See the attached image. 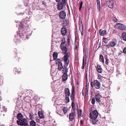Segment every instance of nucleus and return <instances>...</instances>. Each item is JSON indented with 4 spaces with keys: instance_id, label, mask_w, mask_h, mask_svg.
<instances>
[{
    "instance_id": "obj_1",
    "label": "nucleus",
    "mask_w": 126,
    "mask_h": 126,
    "mask_svg": "<svg viewBox=\"0 0 126 126\" xmlns=\"http://www.w3.org/2000/svg\"><path fill=\"white\" fill-rule=\"evenodd\" d=\"M71 54L70 53H66L64 56L63 60L65 63L64 67L62 68V73H66L68 71L66 69V67L68 65L69 63V60L68 59L69 57L70 56Z\"/></svg>"
},
{
    "instance_id": "obj_2",
    "label": "nucleus",
    "mask_w": 126,
    "mask_h": 126,
    "mask_svg": "<svg viewBox=\"0 0 126 126\" xmlns=\"http://www.w3.org/2000/svg\"><path fill=\"white\" fill-rule=\"evenodd\" d=\"M27 22L26 21H25V20H22V22H20V27H21V29L20 31H19V33L20 34V37L21 38H22L23 39V38L26 35V33H25V31L23 30V31H22L23 32L21 31H22L23 30V28H24L23 26H24V24H27Z\"/></svg>"
},
{
    "instance_id": "obj_3",
    "label": "nucleus",
    "mask_w": 126,
    "mask_h": 126,
    "mask_svg": "<svg viewBox=\"0 0 126 126\" xmlns=\"http://www.w3.org/2000/svg\"><path fill=\"white\" fill-rule=\"evenodd\" d=\"M90 84L92 88L94 86L97 89H99L101 87L100 82L97 80H94V82H91Z\"/></svg>"
},
{
    "instance_id": "obj_4",
    "label": "nucleus",
    "mask_w": 126,
    "mask_h": 126,
    "mask_svg": "<svg viewBox=\"0 0 126 126\" xmlns=\"http://www.w3.org/2000/svg\"><path fill=\"white\" fill-rule=\"evenodd\" d=\"M17 123L19 125L22 126H27L28 125V122L27 119L25 118H23L20 120H18Z\"/></svg>"
},
{
    "instance_id": "obj_5",
    "label": "nucleus",
    "mask_w": 126,
    "mask_h": 126,
    "mask_svg": "<svg viewBox=\"0 0 126 126\" xmlns=\"http://www.w3.org/2000/svg\"><path fill=\"white\" fill-rule=\"evenodd\" d=\"M65 5L66 0H62V2H59L57 4V9L59 10H61Z\"/></svg>"
},
{
    "instance_id": "obj_6",
    "label": "nucleus",
    "mask_w": 126,
    "mask_h": 126,
    "mask_svg": "<svg viewBox=\"0 0 126 126\" xmlns=\"http://www.w3.org/2000/svg\"><path fill=\"white\" fill-rule=\"evenodd\" d=\"M98 115L97 111L96 110H94L90 113V119L97 118Z\"/></svg>"
},
{
    "instance_id": "obj_7",
    "label": "nucleus",
    "mask_w": 126,
    "mask_h": 126,
    "mask_svg": "<svg viewBox=\"0 0 126 126\" xmlns=\"http://www.w3.org/2000/svg\"><path fill=\"white\" fill-rule=\"evenodd\" d=\"M75 88L74 86H72V89L71 90V93L70 97L71 100L72 101V102L75 101Z\"/></svg>"
},
{
    "instance_id": "obj_8",
    "label": "nucleus",
    "mask_w": 126,
    "mask_h": 126,
    "mask_svg": "<svg viewBox=\"0 0 126 126\" xmlns=\"http://www.w3.org/2000/svg\"><path fill=\"white\" fill-rule=\"evenodd\" d=\"M117 43L116 40L115 39H113L110 42V43L107 46V47L109 48V47H113L116 45Z\"/></svg>"
},
{
    "instance_id": "obj_9",
    "label": "nucleus",
    "mask_w": 126,
    "mask_h": 126,
    "mask_svg": "<svg viewBox=\"0 0 126 126\" xmlns=\"http://www.w3.org/2000/svg\"><path fill=\"white\" fill-rule=\"evenodd\" d=\"M59 16L61 19H64L66 17V14L64 11H61L59 14Z\"/></svg>"
},
{
    "instance_id": "obj_10",
    "label": "nucleus",
    "mask_w": 126,
    "mask_h": 126,
    "mask_svg": "<svg viewBox=\"0 0 126 126\" xmlns=\"http://www.w3.org/2000/svg\"><path fill=\"white\" fill-rule=\"evenodd\" d=\"M113 3L114 2L113 0H109L107 2V5H108L109 8L112 9L114 7Z\"/></svg>"
},
{
    "instance_id": "obj_11",
    "label": "nucleus",
    "mask_w": 126,
    "mask_h": 126,
    "mask_svg": "<svg viewBox=\"0 0 126 126\" xmlns=\"http://www.w3.org/2000/svg\"><path fill=\"white\" fill-rule=\"evenodd\" d=\"M117 27H118L119 29H120L121 30H126V26L121 24L120 23H118L117 25Z\"/></svg>"
},
{
    "instance_id": "obj_12",
    "label": "nucleus",
    "mask_w": 126,
    "mask_h": 126,
    "mask_svg": "<svg viewBox=\"0 0 126 126\" xmlns=\"http://www.w3.org/2000/svg\"><path fill=\"white\" fill-rule=\"evenodd\" d=\"M96 67V70L98 72L100 73H102V69L100 65L99 64H97Z\"/></svg>"
},
{
    "instance_id": "obj_13",
    "label": "nucleus",
    "mask_w": 126,
    "mask_h": 126,
    "mask_svg": "<svg viewBox=\"0 0 126 126\" xmlns=\"http://www.w3.org/2000/svg\"><path fill=\"white\" fill-rule=\"evenodd\" d=\"M64 93L65 96H70V93L69 89L68 88H66L64 89Z\"/></svg>"
},
{
    "instance_id": "obj_14",
    "label": "nucleus",
    "mask_w": 126,
    "mask_h": 126,
    "mask_svg": "<svg viewBox=\"0 0 126 126\" xmlns=\"http://www.w3.org/2000/svg\"><path fill=\"white\" fill-rule=\"evenodd\" d=\"M57 64L58 65V70L59 71H61L63 67L62 63L58 61V63H57Z\"/></svg>"
},
{
    "instance_id": "obj_15",
    "label": "nucleus",
    "mask_w": 126,
    "mask_h": 126,
    "mask_svg": "<svg viewBox=\"0 0 126 126\" xmlns=\"http://www.w3.org/2000/svg\"><path fill=\"white\" fill-rule=\"evenodd\" d=\"M101 97V96L99 93L95 94V98L96 101L98 102H100Z\"/></svg>"
},
{
    "instance_id": "obj_16",
    "label": "nucleus",
    "mask_w": 126,
    "mask_h": 126,
    "mask_svg": "<svg viewBox=\"0 0 126 126\" xmlns=\"http://www.w3.org/2000/svg\"><path fill=\"white\" fill-rule=\"evenodd\" d=\"M61 32L62 34L63 35H65L67 33V30L64 27L62 28L61 30Z\"/></svg>"
},
{
    "instance_id": "obj_17",
    "label": "nucleus",
    "mask_w": 126,
    "mask_h": 126,
    "mask_svg": "<svg viewBox=\"0 0 126 126\" xmlns=\"http://www.w3.org/2000/svg\"><path fill=\"white\" fill-rule=\"evenodd\" d=\"M68 75L66 73H63L62 76V80L63 81H66L67 79Z\"/></svg>"
},
{
    "instance_id": "obj_18",
    "label": "nucleus",
    "mask_w": 126,
    "mask_h": 126,
    "mask_svg": "<svg viewBox=\"0 0 126 126\" xmlns=\"http://www.w3.org/2000/svg\"><path fill=\"white\" fill-rule=\"evenodd\" d=\"M92 120L93 124H97L99 123V121L98 120L97 118L91 119Z\"/></svg>"
},
{
    "instance_id": "obj_19",
    "label": "nucleus",
    "mask_w": 126,
    "mask_h": 126,
    "mask_svg": "<svg viewBox=\"0 0 126 126\" xmlns=\"http://www.w3.org/2000/svg\"><path fill=\"white\" fill-rule=\"evenodd\" d=\"M23 115L21 113H19L17 115V118L18 120H20L23 119Z\"/></svg>"
},
{
    "instance_id": "obj_20",
    "label": "nucleus",
    "mask_w": 126,
    "mask_h": 126,
    "mask_svg": "<svg viewBox=\"0 0 126 126\" xmlns=\"http://www.w3.org/2000/svg\"><path fill=\"white\" fill-rule=\"evenodd\" d=\"M60 47L62 50L64 51V53L66 52L67 51V49L65 45L63 46L60 45Z\"/></svg>"
},
{
    "instance_id": "obj_21",
    "label": "nucleus",
    "mask_w": 126,
    "mask_h": 126,
    "mask_svg": "<svg viewBox=\"0 0 126 126\" xmlns=\"http://www.w3.org/2000/svg\"><path fill=\"white\" fill-rule=\"evenodd\" d=\"M97 79L100 82H101L104 80L105 78L100 75H98Z\"/></svg>"
},
{
    "instance_id": "obj_22",
    "label": "nucleus",
    "mask_w": 126,
    "mask_h": 126,
    "mask_svg": "<svg viewBox=\"0 0 126 126\" xmlns=\"http://www.w3.org/2000/svg\"><path fill=\"white\" fill-rule=\"evenodd\" d=\"M69 118L70 121H71L73 120L74 119V114L73 113H70Z\"/></svg>"
},
{
    "instance_id": "obj_23",
    "label": "nucleus",
    "mask_w": 126,
    "mask_h": 126,
    "mask_svg": "<svg viewBox=\"0 0 126 126\" xmlns=\"http://www.w3.org/2000/svg\"><path fill=\"white\" fill-rule=\"evenodd\" d=\"M62 24L64 26H68L69 24V22L67 20L64 21L63 22Z\"/></svg>"
},
{
    "instance_id": "obj_24",
    "label": "nucleus",
    "mask_w": 126,
    "mask_h": 126,
    "mask_svg": "<svg viewBox=\"0 0 126 126\" xmlns=\"http://www.w3.org/2000/svg\"><path fill=\"white\" fill-rule=\"evenodd\" d=\"M99 61L103 63H104L103 57L102 55H100Z\"/></svg>"
},
{
    "instance_id": "obj_25",
    "label": "nucleus",
    "mask_w": 126,
    "mask_h": 126,
    "mask_svg": "<svg viewBox=\"0 0 126 126\" xmlns=\"http://www.w3.org/2000/svg\"><path fill=\"white\" fill-rule=\"evenodd\" d=\"M62 110L64 114H65L67 113L68 109L67 107H64L63 108Z\"/></svg>"
},
{
    "instance_id": "obj_26",
    "label": "nucleus",
    "mask_w": 126,
    "mask_h": 126,
    "mask_svg": "<svg viewBox=\"0 0 126 126\" xmlns=\"http://www.w3.org/2000/svg\"><path fill=\"white\" fill-rule=\"evenodd\" d=\"M122 37L123 40L126 41V33L123 32L122 33Z\"/></svg>"
},
{
    "instance_id": "obj_27",
    "label": "nucleus",
    "mask_w": 126,
    "mask_h": 126,
    "mask_svg": "<svg viewBox=\"0 0 126 126\" xmlns=\"http://www.w3.org/2000/svg\"><path fill=\"white\" fill-rule=\"evenodd\" d=\"M38 114L39 116L41 118H44L43 113L41 112V111H39L38 112Z\"/></svg>"
},
{
    "instance_id": "obj_28",
    "label": "nucleus",
    "mask_w": 126,
    "mask_h": 126,
    "mask_svg": "<svg viewBox=\"0 0 126 126\" xmlns=\"http://www.w3.org/2000/svg\"><path fill=\"white\" fill-rule=\"evenodd\" d=\"M30 125L31 126H35L36 123L33 120H32L30 122Z\"/></svg>"
},
{
    "instance_id": "obj_29",
    "label": "nucleus",
    "mask_w": 126,
    "mask_h": 126,
    "mask_svg": "<svg viewBox=\"0 0 126 126\" xmlns=\"http://www.w3.org/2000/svg\"><path fill=\"white\" fill-rule=\"evenodd\" d=\"M69 96H65V102L66 103H68L70 101L69 98Z\"/></svg>"
},
{
    "instance_id": "obj_30",
    "label": "nucleus",
    "mask_w": 126,
    "mask_h": 126,
    "mask_svg": "<svg viewBox=\"0 0 126 126\" xmlns=\"http://www.w3.org/2000/svg\"><path fill=\"white\" fill-rule=\"evenodd\" d=\"M57 53L56 52H54L53 54V56L54 59L55 60L57 59Z\"/></svg>"
},
{
    "instance_id": "obj_31",
    "label": "nucleus",
    "mask_w": 126,
    "mask_h": 126,
    "mask_svg": "<svg viewBox=\"0 0 126 126\" xmlns=\"http://www.w3.org/2000/svg\"><path fill=\"white\" fill-rule=\"evenodd\" d=\"M101 29L99 30V32L101 36L104 35L106 32V31L105 30H103L101 32Z\"/></svg>"
},
{
    "instance_id": "obj_32",
    "label": "nucleus",
    "mask_w": 126,
    "mask_h": 126,
    "mask_svg": "<svg viewBox=\"0 0 126 126\" xmlns=\"http://www.w3.org/2000/svg\"><path fill=\"white\" fill-rule=\"evenodd\" d=\"M72 108L74 110H75V105L74 104V102H72Z\"/></svg>"
},
{
    "instance_id": "obj_33",
    "label": "nucleus",
    "mask_w": 126,
    "mask_h": 126,
    "mask_svg": "<svg viewBox=\"0 0 126 126\" xmlns=\"http://www.w3.org/2000/svg\"><path fill=\"white\" fill-rule=\"evenodd\" d=\"M105 59H106L105 63L107 65L108 64V57L107 56H106L105 57Z\"/></svg>"
},
{
    "instance_id": "obj_34",
    "label": "nucleus",
    "mask_w": 126,
    "mask_h": 126,
    "mask_svg": "<svg viewBox=\"0 0 126 126\" xmlns=\"http://www.w3.org/2000/svg\"><path fill=\"white\" fill-rule=\"evenodd\" d=\"M95 99L94 98H93L91 101V103L93 105H94L95 103Z\"/></svg>"
},
{
    "instance_id": "obj_35",
    "label": "nucleus",
    "mask_w": 126,
    "mask_h": 126,
    "mask_svg": "<svg viewBox=\"0 0 126 126\" xmlns=\"http://www.w3.org/2000/svg\"><path fill=\"white\" fill-rule=\"evenodd\" d=\"M29 117L30 119L31 120H32L33 119H34V117L33 115L31 113L30 114V116H29Z\"/></svg>"
},
{
    "instance_id": "obj_36",
    "label": "nucleus",
    "mask_w": 126,
    "mask_h": 126,
    "mask_svg": "<svg viewBox=\"0 0 126 126\" xmlns=\"http://www.w3.org/2000/svg\"><path fill=\"white\" fill-rule=\"evenodd\" d=\"M84 59L83 58V60L82 66L81 67V68L82 69H83L84 68Z\"/></svg>"
},
{
    "instance_id": "obj_37",
    "label": "nucleus",
    "mask_w": 126,
    "mask_h": 126,
    "mask_svg": "<svg viewBox=\"0 0 126 126\" xmlns=\"http://www.w3.org/2000/svg\"><path fill=\"white\" fill-rule=\"evenodd\" d=\"M83 4V3L82 1H81L80 4V6L79 8V10L80 11L81 10V9L82 7V5Z\"/></svg>"
},
{
    "instance_id": "obj_38",
    "label": "nucleus",
    "mask_w": 126,
    "mask_h": 126,
    "mask_svg": "<svg viewBox=\"0 0 126 126\" xmlns=\"http://www.w3.org/2000/svg\"><path fill=\"white\" fill-rule=\"evenodd\" d=\"M2 109H3V111L4 112H6L7 111V109L5 108L3 106L2 107Z\"/></svg>"
},
{
    "instance_id": "obj_39",
    "label": "nucleus",
    "mask_w": 126,
    "mask_h": 126,
    "mask_svg": "<svg viewBox=\"0 0 126 126\" xmlns=\"http://www.w3.org/2000/svg\"><path fill=\"white\" fill-rule=\"evenodd\" d=\"M67 42L68 45H69L70 42V39L69 37H67Z\"/></svg>"
},
{
    "instance_id": "obj_40",
    "label": "nucleus",
    "mask_w": 126,
    "mask_h": 126,
    "mask_svg": "<svg viewBox=\"0 0 126 126\" xmlns=\"http://www.w3.org/2000/svg\"><path fill=\"white\" fill-rule=\"evenodd\" d=\"M64 41H63V42H62L61 45H62V46H63V45H65V39L64 38Z\"/></svg>"
},
{
    "instance_id": "obj_41",
    "label": "nucleus",
    "mask_w": 126,
    "mask_h": 126,
    "mask_svg": "<svg viewBox=\"0 0 126 126\" xmlns=\"http://www.w3.org/2000/svg\"><path fill=\"white\" fill-rule=\"evenodd\" d=\"M104 40H103V42L104 43H105L106 44H107V42L106 41V39H107L105 37L104 38Z\"/></svg>"
},
{
    "instance_id": "obj_42",
    "label": "nucleus",
    "mask_w": 126,
    "mask_h": 126,
    "mask_svg": "<svg viewBox=\"0 0 126 126\" xmlns=\"http://www.w3.org/2000/svg\"><path fill=\"white\" fill-rule=\"evenodd\" d=\"M97 8L98 11L99 12H100V6H99V5L97 6Z\"/></svg>"
},
{
    "instance_id": "obj_43",
    "label": "nucleus",
    "mask_w": 126,
    "mask_h": 126,
    "mask_svg": "<svg viewBox=\"0 0 126 126\" xmlns=\"http://www.w3.org/2000/svg\"><path fill=\"white\" fill-rule=\"evenodd\" d=\"M124 53L126 54V47L124 48L123 50Z\"/></svg>"
},
{
    "instance_id": "obj_44",
    "label": "nucleus",
    "mask_w": 126,
    "mask_h": 126,
    "mask_svg": "<svg viewBox=\"0 0 126 126\" xmlns=\"http://www.w3.org/2000/svg\"><path fill=\"white\" fill-rule=\"evenodd\" d=\"M57 86H56L55 85V86H54L53 85L52 87V88L53 89H54V90L55 89H56V88H57Z\"/></svg>"
},
{
    "instance_id": "obj_45",
    "label": "nucleus",
    "mask_w": 126,
    "mask_h": 126,
    "mask_svg": "<svg viewBox=\"0 0 126 126\" xmlns=\"http://www.w3.org/2000/svg\"><path fill=\"white\" fill-rule=\"evenodd\" d=\"M113 20L114 22H116L117 21V20L115 18H113Z\"/></svg>"
},
{
    "instance_id": "obj_46",
    "label": "nucleus",
    "mask_w": 126,
    "mask_h": 126,
    "mask_svg": "<svg viewBox=\"0 0 126 126\" xmlns=\"http://www.w3.org/2000/svg\"><path fill=\"white\" fill-rule=\"evenodd\" d=\"M97 2V6H98V5L100 6V1L98 2Z\"/></svg>"
},
{
    "instance_id": "obj_47",
    "label": "nucleus",
    "mask_w": 126,
    "mask_h": 126,
    "mask_svg": "<svg viewBox=\"0 0 126 126\" xmlns=\"http://www.w3.org/2000/svg\"><path fill=\"white\" fill-rule=\"evenodd\" d=\"M80 124L81 125H82L83 124V121L82 120H81L80 121Z\"/></svg>"
},
{
    "instance_id": "obj_48",
    "label": "nucleus",
    "mask_w": 126,
    "mask_h": 126,
    "mask_svg": "<svg viewBox=\"0 0 126 126\" xmlns=\"http://www.w3.org/2000/svg\"><path fill=\"white\" fill-rule=\"evenodd\" d=\"M55 0L57 2H59L60 0Z\"/></svg>"
},
{
    "instance_id": "obj_49",
    "label": "nucleus",
    "mask_w": 126,
    "mask_h": 126,
    "mask_svg": "<svg viewBox=\"0 0 126 126\" xmlns=\"http://www.w3.org/2000/svg\"><path fill=\"white\" fill-rule=\"evenodd\" d=\"M14 70H15V71H16V72L17 71L16 70V68L15 69H14Z\"/></svg>"
},
{
    "instance_id": "obj_50",
    "label": "nucleus",
    "mask_w": 126,
    "mask_h": 126,
    "mask_svg": "<svg viewBox=\"0 0 126 126\" xmlns=\"http://www.w3.org/2000/svg\"><path fill=\"white\" fill-rule=\"evenodd\" d=\"M100 1L99 0H97V2H98Z\"/></svg>"
},
{
    "instance_id": "obj_51",
    "label": "nucleus",
    "mask_w": 126,
    "mask_h": 126,
    "mask_svg": "<svg viewBox=\"0 0 126 126\" xmlns=\"http://www.w3.org/2000/svg\"><path fill=\"white\" fill-rule=\"evenodd\" d=\"M91 7H89V9H91Z\"/></svg>"
},
{
    "instance_id": "obj_52",
    "label": "nucleus",
    "mask_w": 126,
    "mask_h": 126,
    "mask_svg": "<svg viewBox=\"0 0 126 126\" xmlns=\"http://www.w3.org/2000/svg\"><path fill=\"white\" fill-rule=\"evenodd\" d=\"M25 5H26V6H27V5H27V4H25Z\"/></svg>"
},
{
    "instance_id": "obj_53",
    "label": "nucleus",
    "mask_w": 126,
    "mask_h": 126,
    "mask_svg": "<svg viewBox=\"0 0 126 126\" xmlns=\"http://www.w3.org/2000/svg\"><path fill=\"white\" fill-rule=\"evenodd\" d=\"M45 3H43V4H44V5H45Z\"/></svg>"
},
{
    "instance_id": "obj_54",
    "label": "nucleus",
    "mask_w": 126,
    "mask_h": 126,
    "mask_svg": "<svg viewBox=\"0 0 126 126\" xmlns=\"http://www.w3.org/2000/svg\"><path fill=\"white\" fill-rule=\"evenodd\" d=\"M16 37H15V38L14 39V40L15 41L16 40Z\"/></svg>"
},
{
    "instance_id": "obj_55",
    "label": "nucleus",
    "mask_w": 126,
    "mask_h": 126,
    "mask_svg": "<svg viewBox=\"0 0 126 126\" xmlns=\"http://www.w3.org/2000/svg\"><path fill=\"white\" fill-rule=\"evenodd\" d=\"M100 43L99 44V45H101V44H100Z\"/></svg>"
},
{
    "instance_id": "obj_56",
    "label": "nucleus",
    "mask_w": 126,
    "mask_h": 126,
    "mask_svg": "<svg viewBox=\"0 0 126 126\" xmlns=\"http://www.w3.org/2000/svg\"><path fill=\"white\" fill-rule=\"evenodd\" d=\"M81 33L82 35V32H81Z\"/></svg>"
}]
</instances>
